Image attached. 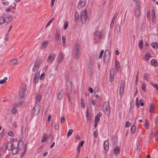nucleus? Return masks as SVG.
Instances as JSON below:
<instances>
[{"label":"nucleus","instance_id":"f257e3e1","mask_svg":"<svg viewBox=\"0 0 158 158\" xmlns=\"http://www.w3.org/2000/svg\"><path fill=\"white\" fill-rule=\"evenodd\" d=\"M81 47L80 44H76L73 50V57L77 59H78L81 55Z\"/></svg>","mask_w":158,"mask_h":158},{"label":"nucleus","instance_id":"f03ea898","mask_svg":"<svg viewBox=\"0 0 158 158\" xmlns=\"http://www.w3.org/2000/svg\"><path fill=\"white\" fill-rule=\"evenodd\" d=\"M26 91V89L24 88H22L19 90V98L22 99L20 100H19V106L21 107V104L22 103L24 102V97L25 95V92Z\"/></svg>","mask_w":158,"mask_h":158},{"label":"nucleus","instance_id":"7ed1b4c3","mask_svg":"<svg viewBox=\"0 0 158 158\" xmlns=\"http://www.w3.org/2000/svg\"><path fill=\"white\" fill-rule=\"evenodd\" d=\"M103 110L106 115L108 116H109L110 113V110L108 102L104 103L103 106Z\"/></svg>","mask_w":158,"mask_h":158},{"label":"nucleus","instance_id":"20e7f679","mask_svg":"<svg viewBox=\"0 0 158 158\" xmlns=\"http://www.w3.org/2000/svg\"><path fill=\"white\" fill-rule=\"evenodd\" d=\"M87 10L85 9L82 10L80 13V18L83 24H84L86 21L87 16Z\"/></svg>","mask_w":158,"mask_h":158},{"label":"nucleus","instance_id":"39448f33","mask_svg":"<svg viewBox=\"0 0 158 158\" xmlns=\"http://www.w3.org/2000/svg\"><path fill=\"white\" fill-rule=\"evenodd\" d=\"M42 60L40 59L37 60L33 68V71L34 72L36 71L39 68L40 64L42 63Z\"/></svg>","mask_w":158,"mask_h":158},{"label":"nucleus","instance_id":"423d86ee","mask_svg":"<svg viewBox=\"0 0 158 158\" xmlns=\"http://www.w3.org/2000/svg\"><path fill=\"white\" fill-rule=\"evenodd\" d=\"M94 35L97 36L99 39H101L104 36L105 33L103 31H98L95 32Z\"/></svg>","mask_w":158,"mask_h":158},{"label":"nucleus","instance_id":"0eeeda50","mask_svg":"<svg viewBox=\"0 0 158 158\" xmlns=\"http://www.w3.org/2000/svg\"><path fill=\"white\" fill-rule=\"evenodd\" d=\"M110 57V52L109 50H106L104 53V61L108 62Z\"/></svg>","mask_w":158,"mask_h":158},{"label":"nucleus","instance_id":"6e6552de","mask_svg":"<svg viewBox=\"0 0 158 158\" xmlns=\"http://www.w3.org/2000/svg\"><path fill=\"white\" fill-rule=\"evenodd\" d=\"M56 55L53 53L50 54L47 59V62L50 63H52L54 61Z\"/></svg>","mask_w":158,"mask_h":158},{"label":"nucleus","instance_id":"1a4fd4ad","mask_svg":"<svg viewBox=\"0 0 158 158\" xmlns=\"http://www.w3.org/2000/svg\"><path fill=\"white\" fill-rule=\"evenodd\" d=\"M40 108L38 106H35L32 111V115L34 116L36 114H38L40 111Z\"/></svg>","mask_w":158,"mask_h":158},{"label":"nucleus","instance_id":"9d476101","mask_svg":"<svg viewBox=\"0 0 158 158\" xmlns=\"http://www.w3.org/2000/svg\"><path fill=\"white\" fill-rule=\"evenodd\" d=\"M13 143L10 141H7L5 145V149H8V150H12L13 148Z\"/></svg>","mask_w":158,"mask_h":158},{"label":"nucleus","instance_id":"9b49d317","mask_svg":"<svg viewBox=\"0 0 158 158\" xmlns=\"http://www.w3.org/2000/svg\"><path fill=\"white\" fill-rule=\"evenodd\" d=\"M125 82L123 81L121 82V83L120 88L119 91L120 96H122L124 92Z\"/></svg>","mask_w":158,"mask_h":158},{"label":"nucleus","instance_id":"f8f14e48","mask_svg":"<svg viewBox=\"0 0 158 158\" xmlns=\"http://www.w3.org/2000/svg\"><path fill=\"white\" fill-rule=\"evenodd\" d=\"M85 0H80L78 2L77 7L78 9H81L85 5Z\"/></svg>","mask_w":158,"mask_h":158},{"label":"nucleus","instance_id":"ddd939ff","mask_svg":"<svg viewBox=\"0 0 158 158\" xmlns=\"http://www.w3.org/2000/svg\"><path fill=\"white\" fill-rule=\"evenodd\" d=\"M115 75V72L114 69H111L110 70V81L112 82L114 81Z\"/></svg>","mask_w":158,"mask_h":158},{"label":"nucleus","instance_id":"4468645a","mask_svg":"<svg viewBox=\"0 0 158 158\" xmlns=\"http://www.w3.org/2000/svg\"><path fill=\"white\" fill-rule=\"evenodd\" d=\"M152 57V55L150 53H147L144 55L143 58L144 60L146 61H148L150 58Z\"/></svg>","mask_w":158,"mask_h":158},{"label":"nucleus","instance_id":"2eb2a0df","mask_svg":"<svg viewBox=\"0 0 158 158\" xmlns=\"http://www.w3.org/2000/svg\"><path fill=\"white\" fill-rule=\"evenodd\" d=\"M155 108V106L153 104H150L149 107V111L151 114L154 113Z\"/></svg>","mask_w":158,"mask_h":158},{"label":"nucleus","instance_id":"dca6fc26","mask_svg":"<svg viewBox=\"0 0 158 158\" xmlns=\"http://www.w3.org/2000/svg\"><path fill=\"white\" fill-rule=\"evenodd\" d=\"M103 147L104 149L106 151H107L109 150V142L108 140H106L104 142Z\"/></svg>","mask_w":158,"mask_h":158},{"label":"nucleus","instance_id":"f3484780","mask_svg":"<svg viewBox=\"0 0 158 158\" xmlns=\"http://www.w3.org/2000/svg\"><path fill=\"white\" fill-rule=\"evenodd\" d=\"M115 65L116 70L117 71L119 72L120 69V66L118 61L117 60L116 61Z\"/></svg>","mask_w":158,"mask_h":158},{"label":"nucleus","instance_id":"a211bd4d","mask_svg":"<svg viewBox=\"0 0 158 158\" xmlns=\"http://www.w3.org/2000/svg\"><path fill=\"white\" fill-rule=\"evenodd\" d=\"M39 76V73H35L34 79V82L36 84L38 82Z\"/></svg>","mask_w":158,"mask_h":158},{"label":"nucleus","instance_id":"6ab92c4d","mask_svg":"<svg viewBox=\"0 0 158 158\" xmlns=\"http://www.w3.org/2000/svg\"><path fill=\"white\" fill-rule=\"evenodd\" d=\"M151 16L152 22L154 23L156 20V16L155 15V11L152 10L151 11Z\"/></svg>","mask_w":158,"mask_h":158},{"label":"nucleus","instance_id":"aec40b11","mask_svg":"<svg viewBox=\"0 0 158 158\" xmlns=\"http://www.w3.org/2000/svg\"><path fill=\"white\" fill-rule=\"evenodd\" d=\"M102 114L101 113L99 112L97 114L95 117V122H98L100 121V118L102 116Z\"/></svg>","mask_w":158,"mask_h":158},{"label":"nucleus","instance_id":"412c9836","mask_svg":"<svg viewBox=\"0 0 158 158\" xmlns=\"http://www.w3.org/2000/svg\"><path fill=\"white\" fill-rule=\"evenodd\" d=\"M63 90H61L59 92L57 95V99L58 100H60L62 98L63 96Z\"/></svg>","mask_w":158,"mask_h":158},{"label":"nucleus","instance_id":"4be33fe9","mask_svg":"<svg viewBox=\"0 0 158 158\" xmlns=\"http://www.w3.org/2000/svg\"><path fill=\"white\" fill-rule=\"evenodd\" d=\"M48 43V41H45L43 42L41 44L42 47V49H45L47 47Z\"/></svg>","mask_w":158,"mask_h":158},{"label":"nucleus","instance_id":"5701e85b","mask_svg":"<svg viewBox=\"0 0 158 158\" xmlns=\"http://www.w3.org/2000/svg\"><path fill=\"white\" fill-rule=\"evenodd\" d=\"M67 89L68 92H71L72 89V86L71 83L70 82H68L67 83Z\"/></svg>","mask_w":158,"mask_h":158},{"label":"nucleus","instance_id":"b1692460","mask_svg":"<svg viewBox=\"0 0 158 158\" xmlns=\"http://www.w3.org/2000/svg\"><path fill=\"white\" fill-rule=\"evenodd\" d=\"M151 46L154 49H158V43L156 42H152L151 44Z\"/></svg>","mask_w":158,"mask_h":158},{"label":"nucleus","instance_id":"393cba45","mask_svg":"<svg viewBox=\"0 0 158 158\" xmlns=\"http://www.w3.org/2000/svg\"><path fill=\"white\" fill-rule=\"evenodd\" d=\"M18 60L17 59H14L10 61V63H11L10 65H15L18 64Z\"/></svg>","mask_w":158,"mask_h":158},{"label":"nucleus","instance_id":"a878e982","mask_svg":"<svg viewBox=\"0 0 158 158\" xmlns=\"http://www.w3.org/2000/svg\"><path fill=\"white\" fill-rule=\"evenodd\" d=\"M64 57V56L61 53L58 56V62L60 63L62 62Z\"/></svg>","mask_w":158,"mask_h":158},{"label":"nucleus","instance_id":"bb28decb","mask_svg":"<svg viewBox=\"0 0 158 158\" xmlns=\"http://www.w3.org/2000/svg\"><path fill=\"white\" fill-rule=\"evenodd\" d=\"M66 36L63 35L62 36V44L63 47H65L66 46Z\"/></svg>","mask_w":158,"mask_h":158},{"label":"nucleus","instance_id":"cd10ccee","mask_svg":"<svg viewBox=\"0 0 158 158\" xmlns=\"http://www.w3.org/2000/svg\"><path fill=\"white\" fill-rule=\"evenodd\" d=\"M60 39V35L59 32L56 31V33L55 39L56 40H58Z\"/></svg>","mask_w":158,"mask_h":158},{"label":"nucleus","instance_id":"c85d7f7f","mask_svg":"<svg viewBox=\"0 0 158 158\" xmlns=\"http://www.w3.org/2000/svg\"><path fill=\"white\" fill-rule=\"evenodd\" d=\"M47 135L46 134H44L43 135V138H42L41 141L42 143H44L47 140Z\"/></svg>","mask_w":158,"mask_h":158},{"label":"nucleus","instance_id":"c756f323","mask_svg":"<svg viewBox=\"0 0 158 158\" xmlns=\"http://www.w3.org/2000/svg\"><path fill=\"white\" fill-rule=\"evenodd\" d=\"M120 152V148L118 146H116L114 149V152L115 154H118Z\"/></svg>","mask_w":158,"mask_h":158},{"label":"nucleus","instance_id":"7c9ffc66","mask_svg":"<svg viewBox=\"0 0 158 158\" xmlns=\"http://www.w3.org/2000/svg\"><path fill=\"white\" fill-rule=\"evenodd\" d=\"M151 64L154 66H156L157 65V62L156 60L155 59H152L151 61Z\"/></svg>","mask_w":158,"mask_h":158},{"label":"nucleus","instance_id":"2f4dec72","mask_svg":"<svg viewBox=\"0 0 158 158\" xmlns=\"http://www.w3.org/2000/svg\"><path fill=\"white\" fill-rule=\"evenodd\" d=\"M136 127L134 125H133L131 127V132L132 134L134 133L136 131Z\"/></svg>","mask_w":158,"mask_h":158},{"label":"nucleus","instance_id":"473e14b6","mask_svg":"<svg viewBox=\"0 0 158 158\" xmlns=\"http://www.w3.org/2000/svg\"><path fill=\"white\" fill-rule=\"evenodd\" d=\"M53 137L52 135L51 134H50L49 135L48 137V138L47 139V141L51 142L53 140Z\"/></svg>","mask_w":158,"mask_h":158},{"label":"nucleus","instance_id":"72a5a7b5","mask_svg":"<svg viewBox=\"0 0 158 158\" xmlns=\"http://www.w3.org/2000/svg\"><path fill=\"white\" fill-rule=\"evenodd\" d=\"M42 98V97L40 95H38L36 97V102H39L40 100H41Z\"/></svg>","mask_w":158,"mask_h":158},{"label":"nucleus","instance_id":"f704fd0d","mask_svg":"<svg viewBox=\"0 0 158 158\" xmlns=\"http://www.w3.org/2000/svg\"><path fill=\"white\" fill-rule=\"evenodd\" d=\"M18 152V149L17 148L15 147L12 151V153L14 154L15 155L17 154Z\"/></svg>","mask_w":158,"mask_h":158},{"label":"nucleus","instance_id":"c9c22d12","mask_svg":"<svg viewBox=\"0 0 158 158\" xmlns=\"http://www.w3.org/2000/svg\"><path fill=\"white\" fill-rule=\"evenodd\" d=\"M144 126L146 129H148L149 128V124L148 123V121L147 120H145Z\"/></svg>","mask_w":158,"mask_h":158},{"label":"nucleus","instance_id":"e433bc0d","mask_svg":"<svg viewBox=\"0 0 158 158\" xmlns=\"http://www.w3.org/2000/svg\"><path fill=\"white\" fill-rule=\"evenodd\" d=\"M81 104L82 107L83 108L85 107V104L84 102V100L83 98L81 99Z\"/></svg>","mask_w":158,"mask_h":158},{"label":"nucleus","instance_id":"4c0bfd02","mask_svg":"<svg viewBox=\"0 0 158 158\" xmlns=\"http://www.w3.org/2000/svg\"><path fill=\"white\" fill-rule=\"evenodd\" d=\"M5 22V18L3 17H1L0 18V24H3Z\"/></svg>","mask_w":158,"mask_h":158},{"label":"nucleus","instance_id":"58836bf2","mask_svg":"<svg viewBox=\"0 0 158 158\" xmlns=\"http://www.w3.org/2000/svg\"><path fill=\"white\" fill-rule=\"evenodd\" d=\"M73 130L72 129L69 130L68 132V134H67V136L68 137H69L72 134L73 132Z\"/></svg>","mask_w":158,"mask_h":158},{"label":"nucleus","instance_id":"ea45409f","mask_svg":"<svg viewBox=\"0 0 158 158\" xmlns=\"http://www.w3.org/2000/svg\"><path fill=\"white\" fill-rule=\"evenodd\" d=\"M11 111L12 113L14 114H15L16 113L17 110L16 106H15L12 108Z\"/></svg>","mask_w":158,"mask_h":158},{"label":"nucleus","instance_id":"a19ab883","mask_svg":"<svg viewBox=\"0 0 158 158\" xmlns=\"http://www.w3.org/2000/svg\"><path fill=\"white\" fill-rule=\"evenodd\" d=\"M139 48L142 49L143 47V41L142 40H140L139 43Z\"/></svg>","mask_w":158,"mask_h":158},{"label":"nucleus","instance_id":"79ce46f5","mask_svg":"<svg viewBox=\"0 0 158 158\" xmlns=\"http://www.w3.org/2000/svg\"><path fill=\"white\" fill-rule=\"evenodd\" d=\"M79 18L78 13L77 12H76L75 14V20L77 21L78 20Z\"/></svg>","mask_w":158,"mask_h":158},{"label":"nucleus","instance_id":"37998d69","mask_svg":"<svg viewBox=\"0 0 158 158\" xmlns=\"http://www.w3.org/2000/svg\"><path fill=\"white\" fill-rule=\"evenodd\" d=\"M69 25V22L68 21H66L65 23L64 26V29L65 30L67 29Z\"/></svg>","mask_w":158,"mask_h":158},{"label":"nucleus","instance_id":"c03bdc74","mask_svg":"<svg viewBox=\"0 0 158 158\" xmlns=\"http://www.w3.org/2000/svg\"><path fill=\"white\" fill-rule=\"evenodd\" d=\"M7 18L8 19V21H6V23H7L12 20V18L10 15L7 16Z\"/></svg>","mask_w":158,"mask_h":158},{"label":"nucleus","instance_id":"a18cd8bd","mask_svg":"<svg viewBox=\"0 0 158 158\" xmlns=\"http://www.w3.org/2000/svg\"><path fill=\"white\" fill-rule=\"evenodd\" d=\"M152 134H153L155 137H156L158 136V131H156L155 132H152Z\"/></svg>","mask_w":158,"mask_h":158},{"label":"nucleus","instance_id":"49530a36","mask_svg":"<svg viewBox=\"0 0 158 158\" xmlns=\"http://www.w3.org/2000/svg\"><path fill=\"white\" fill-rule=\"evenodd\" d=\"M103 53L104 50H102L100 51L99 56V58L101 59V58H102Z\"/></svg>","mask_w":158,"mask_h":158},{"label":"nucleus","instance_id":"de8ad7c7","mask_svg":"<svg viewBox=\"0 0 158 158\" xmlns=\"http://www.w3.org/2000/svg\"><path fill=\"white\" fill-rule=\"evenodd\" d=\"M150 11H148L147 12V18L149 20H150Z\"/></svg>","mask_w":158,"mask_h":158},{"label":"nucleus","instance_id":"09e8293b","mask_svg":"<svg viewBox=\"0 0 158 158\" xmlns=\"http://www.w3.org/2000/svg\"><path fill=\"white\" fill-rule=\"evenodd\" d=\"M146 85L145 84H143L142 86V89L144 91H145L146 90Z\"/></svg>","mask_w":158,"mask_h":158},{"label":"nucleus","instance_id":"8fccbe9b","mask_svg":"<svg viewBox=\"0 0 158 158\" xmlns=\"http://www.w3.org/2000/svg\"><path fill=\"white\" fill-rule=\"evenodd\" d=\"M54 128L56 130H58L59 129V126L57 123L54 124Z\"/></svg>","mask_w":158,"mask_h":158},{"label":"nucleus","instance_id":"3c124183","mask_svg":"<svg viewBox=\"0 0 158 158\" xmlns=\"http://www.w3.org/2000/svg\"><path fill=\"white\" fill-rule=\"evenodd\" d=\"M65 121V118L64 116H62L61 118V123L62 124Z\"/></svg>","mask_w":158,"mask_h":158},{"label":"nucleus","instance_id":"603ef678","mask_svg":"<svg viewBox=\"0 0 158 158\" xmlns=\"http://www.w3.org/2000/svg\"><path fill=\"white\" fill-rule=\"evenodd\" d=\"M152 85L157 91H158V86L157 84H152Z\"/></svg>","mask_w":158,"mask_h":158},{"label":"nucleus","instance_id":"864d4df0","mask_svg":"<svg viewBox=\"0 0 158 158\" xmlns=\"http://www.w3.org/2000/svg\"><path fill=\"white\" fill-rule=\"evenodd\" d=\"M45 76V74L44 73H41L40 77V79L41 80L43 79L44 78V77Z\"/></svg>","mask_w":158,"mask_h":158},{"label":"nucleus","instance_id":"5fc2aeb1","mask_svg":"<svg viewBox=\"0 0 158 158\" xmlns=\"http://www.w3.org/2000/svg\"><path fill=\"white\" fill-rule=\"evenodd\" d=\"M131 125V123L130 122L128 121H127L126 122L125 126L126 127H129Z\"/></svg>","mask_w":158,"mask_h":158},{"label":"nucleus","instance_id":"6e6d98bb","mask_svg":"<svg viewBox=\"0 0 158 158\" xmlns=\"http://www.w3.org/2000/svg\"><path fill=\"white\" fill-rule=\"evenodd\" d=\"M84 142L83 140H82L81 141V143H79L78 144V146L79 147H82L83 146L84 143Z\"/></svg>","mask_w":158,"mask_h":158},{"label":"nucleus","instance_id":"4d7b16f0","mask_svg":"<svg viewBox=\"0 0 158 158\" xmlns=\"http://www.w3.org/2000/svg\"><path fill=\"white\" fill-rule=\"evenodd\" d=\"M23 141L21 140H19V141L18 142L17 146H18L19 144L23 145Z\"/></svg>","mask_w":158,"mask_h":158},{"label":"nucleus","instance_id":"13d9d810","mask_svg":"<svg viewBox=\"0 0 158 158\" xmlns=\"http://www.w3.org/2000/svg\"><path fill=\"white\" fill-rule=\"evenodd\" d=\"M98 135V131L97 130H96L94 132V136L96 138H97Z\"/></svg>","mask_w":158,"mask_h":158},{"label":"nucleus","instance_id":"bf43d9fd","mask_svg":"<svg viewBox=\"0 0 158 158\" xmlns=\"http://www.w3.org/2000/svg\"><path fill=\"white\" fill-rule=\"evenodd\" d=\"M55 1L56 0H51V5L52 7L54 6V3Z\"/></svg>","mask_w":158,"mask_h":158},{"label":"nucleus","instance_id":"052dcab7","mask_svg":"<svg viewBox=\"0 0 158 158\" xmlns=\"http://www.w3.org/2000/svg\"><path fill=\"white\" fill-rule=\"evenodd\" d=\"M52 21H49L47 23V25H46V27H48L50 25V24H51V23H52Z\"/></svg>","mask_w":158,"mask_h":158},{"label":"nucleus","instance_id":"680f3d73","mask_svg":"<svg viewBox=\"0 0 158 158\" xmlns=\"http://www.w3.org/2000/svg\"><path fill=\"white\" fill-rule=\"evenodd\" d=\"M2 4L4 5L7 6L9 5V2H2Z\"/></svg>","mask_w":158,"mask_h":158},{"label":"nucleus","instance_id":"e2e57ef3","mask_svg":"<svg viewBox=\"0 0 158 158\" xmlns=\"http://www.w3.org/2000/svg\"><path fill=\"white\" fill-rule=\"evenodd\" d=\"M6 81H4V80H0V84H2L4 83H6Z\"/></svg>","mask_w":158,"mask_h":158},{"label":"nucleus","instance_id":"0e129e2a","mask_svg":"<svg viewBox=\"0 0 158 158\" xmlns=\"http://www.w3.org/2000/svg\"><path fill=\"white\" fill-rule=\"evenodd\" d=\"M8 134L10 136H12L13 135V133L12 131H11L8 132Z\"/></svg>","mask_w":158,"mask_h":158},{"label":"nucleus","instance_id":"69168bd1","mask_svg":"<svg viewBox=\"0 0 158 158\" xmlns=\"http://www.w3.org/2000/svg\"><path fill=\"white\" fill-rule=\"evenodd\" d=\"M13 126L14 127L16 128L17 127V125L16 123L15 122H14L13 123Z\"/></svg>","mask_w":158,"mask_h":158},{"label":"nucleus","instance_id":"338daca9","mask_svg":"<svg viewBox=\"0 0 158 158\" xmlns=\"http://www.w3.org/2000/svg\"><path fill=\"white\" fill-rule=\"evenodd\" d=\"M89 89L91 93H92L93 92V89L91 87H89Z\"/></svg>","mask_w":158,"mask_h":158},{"label":"nucleus","instance_id":"774afa93","mask_svg":"<svg viewBox=\"0 0 158 158\" xmlns=\"http://www.w3.org/2000/svg\"><path fill=\"white\" fill-rule=\"evenodd\" d=\"M155 123L156 125H158V116H157L155 120Z\"/></svg>","mask_w":158,"mask_h":158}]
</instances>
